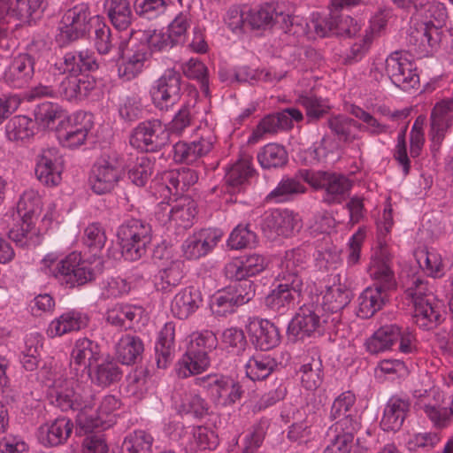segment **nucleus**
<instances>
[{
	"label": "nucleus",
	"mask_w": 453,
	"mask_h": 453,
	"mask_svg": "<svg viewBox=\"0 0 453 453\" xmlns=\"http://www.w3.org/2000/svg\"><path fill=\"white\" fill-rule=\"evenodd\" d=\"M352 294L346 285L339 282L326 288L314 303L322 312L329 315L332 326H337L341 319L340 311L350 302Z\"/></svg>",
	"instance_id": "obj_18"
},
{
	"label": "nucleus",
	"mask_w": 453,
	"mask_h": 453,
	"mask_svg": "<svg viewBox=\"0 0 453 453\" xmlns=\"http://www.w3.org/2000/svg\"><path fill=\"white\" fill-rule=\"evenodd\" d=\"M350 113L365 124L364 131L369 133L372 135H380L392 133L389 126L381 123L372 114L365 111L359 106L352 105L350 108Z\"/></svg>",
	"instance_id": "obj_63"
},
{
	"label": "nucleus",
	"mask_w": 453,
	"mask_h": 453,
	"mask_svg": "<svg viewBox=\"0 0 453 453\" xmlns=\"http://www.w3.org/2000/svg\"><path fill=\"white\" fill-rule=\"evenodd\" d=\"M196 214V204L190 197L184 196L175 201L166 214L158 212V219L163 223L179 228H188L192 226Z\"/></svg>",
	"instance_id": "obj_24"
},
{
	"label": "nucleus",
	"mask_w": 453,
	"mask_h": 453,
	"mask_svg": "<svg viewBox=\"0 0 453 453\" xmlns=\"http://www.w3.org/2000/svg\"><path fill=\"white\" fill-rule=\"evenodd\" d=\"M294 19V26L291 27L287 32L292 33L294 35H307L308 37H311L310 33L306 28L312 27L314 29V32L316 35L319 37H325L329 35L330 34H333V16L330 18H323L319 13H312L311 19L310 23L304 24V27L303 24H297L296 19Z\"/></svg>",
	"instance_id": "obj_49"
},
{
	"label": "nucleus",
	"mask_w": 453,
	"mask_h": 453,
	"mask_svg": "<svg viewBox=\"0 0 453 453\" xmlns=\"http://www.w3.org/2000/svg\"><path fill=\"white\" fill-rule=\"evenodd\" d=\"M122 176L123 171L115 157H102L92 169L89 184L96 194H106L118 185Z\"/></svg>",
	"instance_id": "obj_16"
},
{
	"label": "nucleus",
	"mask_w": 453,
	"mask_h": 453,
	"mask_svg": "<svg viewBox=\"0 0 453 453\" xmlns=\"http://www.w3.org/2000/svg\"><path fill=\"white\" fill-rule=\"evenodd\" d=\"M129 142L142 151H157L169 142L166 125L159 119L141 122L133 130Z\"/></svg>",
	"instance_id": "obj_10"
},
{
	"label": "nucleus",
	"mask_w": 453,
	"mask_h": 453,
	"mask_svg": "<svg viewBox=\"0 0 453 453\" xmlns=\"http://www.w3.org/2000/svg\"><path fill=\"white\" fill-rule=\"evenodd\" d=\"M35 122L27 116H15L5 126V134L9 141L24 142L30 139L35 132Z\"/></svg>",
	"instance_id": "obj_50"
},
{
	"label": "nucleus",
	"mask_w": 453,
	"mask_h": 453,
	"mask_svg": "<svg viewBox=\"0 0 453 453\" xmlns=\"http://www.w3.org/2000/svg\"><path fill=\"white\" fill-rule=\"evenodd\" d=\"M372 72L378 79V73L381 77L385 74L390 81L403 90L415 88L419 82L415 64L405 54L394 52L385 60H378L373 64Z\"/></svg>",
	"instance_id": "obj_6"
},
{
	"label": "nucleus",
	"mask_w": 453,
	"mask_h": 453,
	"mask_svg": "<svg viewBox=\"0 0 453 453\" xmlns=\"http://www.w3.org/2000/svg\"><path fill=\"white\" fill-rule=\"evenodd\" d=\"M329 315L323 313L319 305L314 303L303 304L291 319L288 327V336L292 341L303 340L321 329L334 330Z\"/></svg>",
	"instance_id": "obj_8"
},
{
	"label": "nucleus",
	"mask_w": 453,
	"mask_h": 453,
	"mask_svg": "<svg viewBox=\"0 0 453 453\" xmlns=\"http://www.w3.org/2000/svg\"><path fill=\"white\" fill-rule=\"evenodd\" d=\"M35 62L28 54H19L14 57L4 72V80L10 86L21 88L32 79Z\"/></svg>",
	"instance_id": "obj_26"
},
{
	"label": "nucleus",
	"mask_w": 453,
	"mask_h": 453,
	"mask_svg": "<svg viewBox=\"0 0 453 453\" xmlns=\"http://www.w3.org/2000/svg\"><path fill=\"white\" fill-rule=\"evenodd\" d=\"M95 81L88 76H66L60 82L58 93L63 98L73 101L88 96L94 88Z\"/></svg>",
	"instance_id": "obj_34"
},
{
	"label": "nucleus",
	"mask_w": 453,
	"mask_h": 453,
	"mask_svg": "<svg viewBox=\"0 0 453 453\" xmlns=\"http://www.w3.org/2000/svg\"><path fill=\"white\" fill-rule=\"evenodd\" d=\"M300 380L302 386L310 391L316 390L322 383V362L319 357H311L300 368Z\"/></svg>",
	"instance_id": "obj_55"
},
{
	"label": "nucleus",
	"mask_w": 453,
	"mask_h": 453,
	"mask_svg": "<svg viewBox=\"0 0 453 453\" xmlns=\"http://www.w3.org/2000/svg\"><path fill=\"white\" fill-rule=\"evenodd\" d=\"M183 264L180 260H172L158 273L156 286L158 289L168 291L178 285L183 277Z\"/></svg>",
	"instance_id": "obj_57"
},
{
	"label": "nucleus",
	"mask_w": 453,
	"mask_h": 453,
	"mask_svg": "<svg viewBox=\"0 0 453 453\" xmlns=\"http://www.w3.org/2000/svg\"><path fill=\"white\" fill-rule=\"evenodd\" d=\"M217 345L218 340L216 335L211 331L205 330L191 334L187 342L186 349L210 356Z\"/></svg>",
	"instance_id": "obj_58"
},
{
	"label": "nucleus",
	"mask_w": 453,
	"mask_h": 453,
	"mask_svg": "<svg viewBox=\"0 0 453 453\" xmlns=\"http://www.w3.org/2000/svg\"><path fill=\"white\" fill-rule=\"evenodd\" d=\"M211 363V356L186 349L177 362V374L180 378H188L206 372Z\"/></svg>",
	"instance_id": "obj_33"
},
{
	"label": "nucleus",
	"mask_w": 453,
	"mask_h": 453,
	"mask_svg": "<svg viewBox=\"0 0 453 453\" xmlns=\"http://www.w3.org/2000/svg\"><path fill=\"white\" fill-rule=\"evenodd\" d=\"M139 35V40L146 43L151 51L165 50L175 45L167 31L149 28Z\"/></svg>",
	"instance_id": "obj_59"
},
{
	"label": "nucleus",
	"mask_w": 453,
	"mask_h": 453,
	"mask_svg": "<svg viewBox=\"0 0 453 453\" xmlns=\"http://www.w3.org/2000/svg\"><path fill=\"white\" fill-rule=\"evenodd\" d=\"M222 232L219 229H202L188 236L182 244V251L188 259H198L218 244L222 237Z\"/></svg>",
	"instance_id": "obj_22"
},
{
	"label": "nucleus",
	"mask_w": 453,
	"mask_h": 453,
	"mask_svg": "<svg viewBox=\"0 0 453 453\" xmlns=\"http://www.w3.org/2000/svg\"><path fill=\"white\" fill-rule=\"evenodd\" d=\"M217 137L208 127L197 129V138L190 142H179L173 145V157L177 163L193 164L207 156L214 148Z\"/></svg>",
	"instance_id": "obj_11"
},
{
	"label": "nucleus",
	"mask_w": 453,
	"mask_h": 453,
	"mask_svg": "<svg viewBox=\"0 0 453 453\" xmlns=\"http://www.w3.org/2000/svg\"><path fill=\"white\" fill-rule=\"evenodd\" d=\"M104 261L94 254L83 257L80 252H71L61 257L57 252L46 254L40 263L41 271L49 277H53L68 288L84 285L93 280L102 273Z\"/></svg>",
	"instance_id": "obj_2"
},
{
	"label": "nucleus",
	"mask_w": 453,
	"mask_h": 453,
	"mask_svg": "<svg viewBox=\"0 0 453 453\" xmlns=\"http://www.w3.org/2000/svg\"><path fill=\"white\" fill-rule=\"evenodd\" d=\"M334 420V424L330 427L334 435L353 442L355 434L361 427L360 416L349 414Z\"/></svg>",
	"instance_id": "obj_60"
},
{
	"label": "nucleus",
	"mask_w": 453,
	"mask_h": 453,
	"mask_svg": "<svg viewBox=\"0 0 453 453\" xmlns=\"http://www.w3.org/2000/svg\"><path fill=\"white\" fill-rule=\"evenodd\" d=\"M414 407L425 413L436 428H444L449 425L448 408L442 407L444 395L436 386L426 389H416L413 393Z\"/></svg>",
	"instance_id": "obj_9"
},
{
	"label": "nucleus",
	"mask_w": 453,
	"mask_h": 453,
	"mask_svg": "<svg viewBox=\"0 0 453 453\" xmlns=\"http://www.w3.org/2000/svg\"><path fill=\"white\" fill-rule=\"evenodd\" d=\"M352 181L342 174L331 173L324 188L325 200L328 203H340L349 195Z\"/></svg>",
	"instance_id": "obj_48"
},
{
	"label": "nucleus",
	"mask_w": 453,
	"mask_h": 453,
	"mask_svg": "<svg viewBox=\"0 0 453 453\" xmlns=\"http://www.w3.org/2000/svg\"><path fill=\"white\" fill-rule=\"evenodd\" d=\"M150 96L153 104L161 111H168L180 98V75L167 69L152 85Z\"/></svg>",
	"instance_id": "obj_15"
},
{
	"label": "nucleus",
	"mask_w": 453,
	"mask_h": 453,
	"mask_svg": "<svg viewBox=\"0 0 453 453\" xmlns=\"http://www.w3.org/2000/svg\"><path fill=\"white\" fill-rule=\"evenodd\" d=\"M340 250L332 245H327L316 251L315 265L322 271L335 269L341 264Z\"/></svg>",
	"instance_id": "obj_64"
},
{
	"label": "nucleus",
	"mask_w": 453,
	"mask_h": 453,
	"mask_svg": "<svg viewBox=\"0 0 453 453\" xmlns=\"http://www.w3.org/2000/svg\"><path fill=\"white\" fill-rule=\"evenodd\" d=\"M409 411V403L398 397H391L388 402L383 417L380 420V426L384 431H398L406 418Z\"/></svg>",
	"instance_id": "obj_35"
},
{
	"label": "nucleus",
	"mask_w": 453,
	"mask_h": 453,
	"mask_svg": "<svg viewBox=\"0 0 453 453\" xmlns=\"http://www.w3.org/2000/svg\"><path fill=\"white\" fill-rule=\"evenodd\" d=\"M73 429V424L70 418L59 417L39 427L38 439L44 446H58L67 441Z\"/></svg>",
	"instance_id": "obj_25"
},
{
	"label": "nucleus",
	"mask_w": 453,
	"mask_h": 453,
	"mask_svg": "<svg viewBox=\"0 0 453 453\" xmlns=\"http://www.w3.org/2000/svg\"><path fill=\"white\" fill-rule=\"evenodd\" d=\"M64 158L58 149H42L36 157L35 175L46 186H57L62 180Z\"/></svg>",
	"instance_id": "obj_17"
},
{
	"label": "nucleus",
	"mask_w": 453,
	"mask_h": 453,
	"mask_svg": "<svg viewBox=\"0 0 453 453\" xmlns=\"http://www.w3.org/2000/svg\"><path fill=\"white\" fill-rule=\"evenodd\" d=\"M175 326L167 322L160 330L155 346L156 359L158 368L165 369L173 359L174 349Z\"/></svg>",
	"instance_id": "obj_38"
},
{
	"label": "nucleus",
	"mask_w": 453,
	"mask_h": 453,
	"mask_svg": "<svg viewBox=\"0 0 453 453\" xmlns=\"http://www.w3.org/2000/svg\"><path fill=\"white\" fill-rule=\"evenodd\" d=\"M386 291L379 287L366 288L358 297L357 316L368 319L380 311L385 304Z\"/></svg>",
	"instance_id": "obj_39"
},
{
	"label": "nucleus",
	"mask_w": 453,
	"mask_h": 453,
	"mask_svg": "<svg viewBox=\"0 0 453 453\" xmlns=\"http://www.w3.org/2000/svg\"><path fill=\"white\" fill-rule=\"evenodd\" d=\"M308 256L302 249H293L286 251L279 265V280H303L300 273L305 269Z\"/></svg>",
	"instance_id": "obj_31"
},
{
	"label": "nucleus",
	"mask_w": 453,
	"mask_h": 453,
	"mask_svg": "<svg viewBox=\"0 0 453 453\" xmlns=\"http://www.w3.org/2000/svg\"><path fill=\"white\" fill-rule=\"evenodd\" d=\"M257 160L265 169L280 167L288 162V153L283 146L268 143L257 153Z\"/></svg>",
	"instance_id": "obj_54"
},
{
	"label": "nucleus",
	"mask_w": 453,
	"mask_h": 453,
	"mask_svg": "<svg viewBox=\"0 0 453 453\" xmlns=\"http://www.w3.org/2000/svg\"><path fill=\"white\" fill-rule=\"evenodd\" d=\"M89 10L86 4H79L67 10L58 27L56 40L61 46H65L82 37L88 27Z\"/></svg>",
	"instance_id": "obj_12"
},
{
	"label": "nucleus",
	"mask_w": 453,
	"mask_h": 453,
	"mask_svg": "<svg viewBox=\"0 0 453 453\" xmlns=\"http://www.w3.org/2000/svg\"><path fill=\"white\" fill-rule=\"evenodd\" d=\"M280 18L285 23L289 22L294 26V19L289 15L278 14L273 5L265 4L258 9L248 11L245 16L248 25L252 29H265L270 27L278 19Z\"/></svg>",
	"instance_id": "obj_37"
},
{
	"label": "nucleus",
	"mask_w": 453,
	"mask_h": 453,
	"mask_svg": "<svg viewBox=\"0 0 453 453\" xmlns=\"http://www.w3.org/2000/svg\"><path fill=\"white\" fill-rule=\"evenodd\" d=\"M305 186L296 174L293 178H283L266 196V200L272 203H284L293 198L294 196L303 194Z\"/></svg>",
	"instance_id": "obj_45"
},
{
	"label": "nucleus",
	"mask_w": 453,
	"mask_h": 453,
	"mask_svg": "<svg viewBox=\"0 0 453 453\" xmlns=\"http://www.w3.org/2000/svg\"><path fill=\"white\" fill-rule=\"evenodd\" d=\"M146 59L145 45H139L135 50L132 49L119 67V75L127 80L134 78L142 71Z\"/></svg>",
	"instance_id": "obj_51"
},
{
	"label": "nucleus",
	"mask_w": 453,
	"mask_h": 453,
	"mask_svg": "<svg viewBox=\"0 0 453 453\" xmlns=\"http://www.w3.org/2000/svg\"><path fill=\"white\" fill-rule=\"evenodd\" d=\"M406 295L413 304V319L423 329H431L441 320V311L433 304L432 292L419 276L411 277L406 285Z\"/></svg>",
	"instance_id": "obj_5"
},
{
	"label": "nucleus",
	"mask_w": 453,
	"mask_h": 453,
	"mask_svg": "<svg viewBox=\"0 0 453 453\" xmlns=\"http://www.w3.org/2000/svg\"><path fill=\"white\" fill-rule=\"evenodd\" d=\"M143 309L140 306L116 303L106 311V321L116 327L130 328L141 319Z\"/></svg>",
	"instance_id": "obj_36"
},
{
	"label": "nucleus",
	"mask_w": 453,
	"mask_h": 453,
	"mask_svg": "<svg viewBox=\"0 0 453 453\" xmlns=\"http://www.w3.org/2000/svg\"><path fill=\"white\" fill-rule=\"evenodd\" d=\"M153 441L154 439L150 434L137 430L125 438L123 447L127 453H151Z\"/></svg>",
	"instance_id": "obj_61"
},
{
	"label": "nucleus",
	"mask_w": 453,
	"mask_h": 453,
	"mask_svg": "<svg viewBox=\"0 0 453 453\" xmlns=\"http://www.w3.org/2000/svg\"><path fill=\"white\" fill-rule=\"evenodd\" d=\"M87 373L91 382L101 387L109 386L120 377L117 365L110 357L103 356L100 361H97L87 371Z\"/></svg>",
	"instance_id": "obj_42"
},
{
	"label": "nucleus",
	"mask_w": 453,
	"mask_h": 453,
	"mask_svg": "<svg viewBox=\"0 0 453 453\" xmlns=\"http://www.w3.org/2000/svg\"><path fill=\"white\" fill-rule=\"evenodd\" d=\"M251 166V158L249 156H243L237 160L226 172V182L230 188V192H240L248 183L249 179L253 174Z\"/></svg>",
	"instance_id": "obj_41"
},
{
	"label": "nucleus",
	"mask_w": 453,
	"mask_h": 453,
	"mask_svg": "<svg viewBox=\"0 0 453 453\" xmlns=\"http://www.w3.org/2000/svg\"><path fill=\"white\" fill-rule=\"evenodd\" d=\"M277 362L270 355L257 354L250 357L245 364L246 375L251 380L266 379L276 368Z\"/></svg>",
	"instance_id": "obj_47"
},
{
	"label": "nucleus",
	"mask_w": 453,
	"mask_h": 453,
	"mask_svg": "<svg viewBox=\"0 0 453 453\" xmlns=\"http://www.w3.org/2000/svg\"><path fill=\"white\" fill-rule=\"evenodd\" d=\"M390 262L391 253L388 250L374 249L369 266V273L370 276L378 282L376 287L385 290L391 289L395 285Z\"/></svg>",
	"instance_id": "obj_28"
},
{
	"label": "nucleus",
	"mask_w": 453,
	"mask_h": 453,
	"mask_svg": "<svg viewBox=\"0 0 453 453\" xmlns=\"http://www.w3.org/2000/svg\"><path fill=\"white\" fill-rule=\"evenodd\" d=\"M453 121V100L446 99L438 102L433 108L430 116L429 139L431 151L435 155L441 148L445 135Z\"/></svg>",
	"instance_id": "obj_19"
},
{
	"label": "nucleus",
	"mask_w": 453,
	"mask_h": 453,
	"mask_svg": "<svg viewBox=\"0 0 453 453\" xmlns=\"http://www.w3.org/2000/svg\"><path fill=\"white\" fill-rule=\"evenodd\" d=\"M203 302L200 291L195 288H186L178 292L172 303L171 311L180 319H188Z\"/></svg>",
	"instance_id": "obj_30"
},
{
	"label": "nucleus",
	"mask_w": 453,
	"mask_h": 453,
	"mask_svg": "<svg viewBox=\"0 0 453 453\" xmlns=\"http://www.w3.org/2000/svg\"><path fill=\"white\" fill-rule=\"evenodd\" d=\"M281 282L265 298V304L280 314L295 307L300 302L303 288V280H280Z\"/></svg>",
	"instance_id": "obj_20"
},
{
	"label": "nucleus",
	"mask_w": 453,
	"mask_h": 453,
	"mask_svg": "<svg viewBox=\"0 0 453 453\" xmlns=\"http://www.w3.org/2000/svg\"><path fill=\"white\" fill-rule=\"evenodd\" d=\"M118 237L123 257L136 261L145 255L151 242V227L140 219H132L119 226Z\"/></svg>",
	"instance_id": "obj_7"
},
{
	"label": "nucleus",
	"mask_w": 453,
	"mask_h": 453,
	"mask_svg": "<svg viewBox=\"0 0 453 453\" xmlns=\"http://www.w3.org/2000/svg\"><path fill=\"white\" fill-rule=\"evenodd\" d=\"M188 453H196L198 450H213L219 445L218 434L209 427L196 426L192 429L188 441L183 442Z\"/></svg>",
	"instance_id": "obj_43"
},
{
	"label": "nucleus",
	"mask_w": 453,
	"mask_h": 453,
	"mask_svg": "<svg viewBox=\"0 0 453 453\" xmlns=\"http://www.w3.org/2000/svg\"><path fill=\"white\" fill-rule=\"evenodd\" d=\"M416 259L419 266L434 278L441 277L445 273L441 255L435 250H419L416 252Z\"/></svg>",
	"instance_id": "obj_53"
},
{
	"label": "nucleus",
	"mask_w": 453,
	"mask_h": 453,
	"mask_svg": "<svg viewBox=\"0 0 453 453\" xmlns=\"http://www.w3.org/2000/svg\"><path fill=\"white\" fill-rule=\"evenodd\" d=\"M155 162L148 157H138L128 171V179L138 187H143L150 178Z\"/></svg>",
	"instance_id": "obj_62"
},
{
	"label": "nucleus",
	"mask_w": 453,
	"mask_h": 453,
	"mask_svg": "<svg viewBox=\"0 0 453 453\" xmlns=\"http://www.w3.org/2000/svg\"><path fill=\"white\" fill-rule=\"evenodd\" d=\"M412 26L408 35L411 50L419 58L431 55L438 46V30L447 18L446 8L441 3L420 1Z\"/></svg>",
	"instance_id": "obj_3"
},
{
	"label": "nucleus",
	"mask_w": 453,
	"mask_h": 453,
	"mask_svg": "<svg viewBox=\"0 0 453 453\" xmlns=\"http://www.w3.org/2000/svg\"><path fill=\"white\" fill-rule=\"evenodd\" d=\"M88 317L77 310H71L55 318L48 326L46 334L50 338L79 331L88 326Z\"/></svg>",
	"instance_id": "obj_29"
},
{
	"label": "nucleus",
	"mask_w": 453,
	"mask_h": 453,
	"mask_svg": "<svg viewBox=\"0 0 453 453\" xmlns=\"http://www.w3.org/2000/svg\"><path fill=\"white\" fill-rule=\"evenodd\" d=\"M101 351L97 343L88 338H79L75 341L71 352V369L76 376L80 369L81 376L92 365L101 359Z\"/></svg>",
	"instance_id": "obj_23"
},
{
	"label": "nucleus",
	"mask_w": 453,
	"mask_h": 453,
	"mask_svg": "<svg viewBox=\"0 0 453 453\" xmlns=\"http://www.w3.org/2000/svg\"><path fill=\"white\" fill-rule=\"evenodd\" d=\"M68 116L60 105L51 102L39 104L35 111V121L42 128L50 127L56 120H59L60 123Z\"/></svg>",
	"instance_id": "obj_56"
},
{
	"label": "nucleus",
	"mask_w": 453,
	"mask_h": 453,
	"mask_svg": "<svg viewBox=\"0 0 453 453\" xmlns=\"http://www.w3.org/2000/svg\"><path fill=\"white\" fill-rule=\"evenodd\" d=\"M42 196L37 190L30 188L21 194L17 203V214L21 224L12 227L9 232L10 237L15 242L27 245L37 236L35 222L42 211Z\"/></svg>",
	"instance_id": "obj_4"
},
{
	"label": "nucleus",
	"mask_w": 453,
	"mask_h": 453,
	"mask_svg": "<svg viewBox=\"0 0 453 453\" xmlns=\"http://www.w3.org/2000/svg\"><path fill=\"white\" fill-rule=\"evenodd\" d=\"M175 404L181 414L202 417L207 413L208 404L199 393L189 387H185L175 396Z\"/></svg>",
	"instance_id": "obj_32"
},
{
	"label": "nucleus",
	"mask_w": 453,
	"mask_h": 453,
	"mask_svg": "<svg viewBox=\"0 0 453 453\" xmlns=\"http://www.w3.org/2000/svg\"><path fill=\"white\" fill-rule=\"evenodd\" d=\"M400 327L396 325H386L380 327L365 343L367 350L372 354L386 351L397 342Z\"/></svg>",
	"instance_id": "obj_44"
},
{
	"label": "nucleus",
	"mask_w": 453,
	"mask_h": 453,
	"mask_svg": "<svg viewBox=\"0 0 453 453\" xmlns=\"http://www.w3.org/2000/svg\"><path fill=\"white\" fill-rule=\"evenodd\" d=\"M93 127L92 117L84 111H76L63 119L57 129L59 142L67 148L84 144Z\"/></svg>",
	"instance_id": "obj_13"
},
{
	"label": "nucleus",
	"mask_w": 453,
	"mask_h": 453,
	"mask_svg": "<svg viewBox=\"0 0 453 453\" xmlns=\"http://www.w3.org/2000/svg\"><path fill=\"white\" fill-rule=\"evenodd\" d=\"M45 382L50 403L63 411H77L76 422L86 431L105 429L113 423V413L120 406L119 400L114 395L104 396L95 409L91 388L82 384L78 378L67 379L63 374L50 372Z\"/></svg>",
	"instance_id": "obj_1"
},
{
	"label": "nucleus",
	"mask_w": 453,
	"mask_h": 453,
	"mask_svg": "<svg viewBox=\"0 0 453 453\" xmlns=\"http://www.w3.org/2000/svg\"><path fill=\"white\" fill-rule=\"evenodd\" d=\"M300 219L288 210H274L266 214L262 224V230L269 239L277 236L288 237L300 228Z\"/></svg>",
	"instance_id": "obj_21"
},
{
	"label": "nucleus",
	"mask_w": 453,
	"mask_h": 453,
	"mask_svg": "<svg viewBox=\"0 0 453 453\" xmlns=\"http://www.w3.org/2000/svg\"><path fill=\"white\" fill-rule=\"evenodd\" d=\"M42 0H15L10 7V15L20 23L35 22L41 15Z\"/></svg>",
	"instance_id": "obj_52"
},
{
	"label": "nucleus",
	"mask_w": 453,
	"mask_h": 453,
	"mask_svg": "<svg viewBox=\"0 0 453 453\" xmlns=\"http://www.w3.org/2000/svg\"><path fill=\"white\" fill-rule=\"evenodd\" d=\"M248 332L256 348L264 351L276 347L280 341L278 328L267 319L250 320Z\"/></svg>",
	"instance_id": "obj_27"
},
{
	"label": "nucleus",
	"mask_w": 453,
	"mask_h": 453,
	"mask_svg": "<svg viewBox=\"0 0 453 453\" xmlns=\"http://www.w3.org/2000/svg\"><path fill=\"white\" fill-rule=\"evenodd\" d=\"M104 11L118 30H126L132 23L134 15L128 0H105Z\"/></svg>",
	"instance_id": "obj_40"
},
{
	"label": "nucleus",
	"mask_w": 453,
	"mask_h": 453,
	"mask_svg": "<svg viewBox=\"0 0 453 453\" xmlns=\"http://www.w3.org/2000/svg\"><path fill=\"white\" fill-rule=\"evenodd\" d=\"M116 357L123 365H132L142 355L143 343L134 335H123L115 347Z\"/></svg>",
	"instance_id": "obj_46"
},
{
	"label": "nucleus",
	"mask_w": 453,
	"mask_h": 453,
	"mask_svg": "<svg viewBox=\"0 0 453 453\" xmlns=\"http://www.w3.org/2000/svg\"><path fill=\"white\" fill-rule=\"evenodd\" d=\"M194 383L207 390L215 403L223 406L235 403L242 394V387L238 382L217 374L196 378Z\"/></svg>",
	"instance_id": "obj_14"
}]
</instances>
